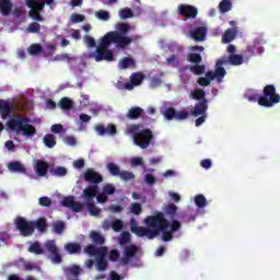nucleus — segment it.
Wrapping results in <instances>:
<instances>
[{
  "label": "nucleus",
  "mask_w": 280,
  "mask_h": 280,
  "mask_svg": "<svg viewBox=\"0 0 280 280\" xmlns=\"http://www.w3.org/2000/svg\"><path fill=\"white\" fill-rule=\"evenodd\" d=\"M83 253L85 255H90V257H96V270H98V272H104L105 270H107L108 260L106 259V256L108 255V247H96L93 244H89L84 247Z\"/></svg>",
  "instance_id": "nucleus-6"
},
{
  "label": "nucleus",
  "mask_w": 280,
  "mask_h": 280,
  "mask_svg": "<svg viewBox=\"0 0 280 280\" xmlns=\"http://www.w3.org/2000/svg\"><path fill=\"white\" fill-rule=\"evenodd\" d=\"M229 62L230 65L237 67L244 62V57L242 55H230Z\"/></svg>",
  "instance_id": "nucleus-42"
},
{
  "label": "nucleus",
  "mask_w": 280,
  "mask_h": 280,
  "mask_svg": "<svg viewBox=\"0 0 280 280\" xmlns=\"http://www.w3.org/2000/svg\"><path fill=\"white\" fill-rule=\"evenodd\" d=\"M83 40H84L85 45H88V47H90L91 49H93V47H95V45H96L95 38H93L91 36H84Z\"/></svg>",
  "instance_id": "nucleus-57"
},
{
  "label": "nucleus",
  "mask_w": 280,
  "mask_h": 280,
  "mask_svg": "<svg viewBox=\"0 0 280 280\" xmlns=\"http://www.w3.org/2000/svg\"><path fill=\"white\" fill-rule=\"evenodd\" d=\"M8 170L13 174H25L27 172L23 163H21L20 161L9 162Z\"/></svg>",
  "instance_id": "nucleus-18"
},
{
  "label": "nucleus",
  "mask_w": 280,
  "mask_h": 280,
  "mask_svg": "<svg viewBox=\"0 0 280 280\" xmlns=\"http://www.w3.org/2000/svg\"><path fill=\"white\" fill-rule=\"evenodd\" d=\"M80 272H82V268L78 265H72L65 270V275L68 279H71V277H73V279H78V277H80Z\"/></svg>",
  "instance_id": "nucleus-24"
},
{
  "label": "nucleus",
  "mask_w": 280,
  "mask_h": 280,
  "mask_svg": "<svg viewBox=\"0 0 280 280\" xmlns=\"http://www.w3.org/2000/svg\"><path fill=\"white\" fill-rule=\"evenodd\" d=\"M35 172L37 176H47V173L49 172V163L43 160H37L35 164Z\"/></svg>",
  "instance_id": "nucleus-19"
},
{
  "label": "nucleus",
  "mask_w": 280,
  "mask_h": 280,
  "mask_svg": "<svg viewBox=\"0 0 280 280\" xmlns=\"http://www.w3.org/2000/svg\"><path fill=\"white\" fill-rule=\"evenodd\" d=\"M177 12L186 19H196L198 16V9L191 4H179Z\"/></svg>",
  "instance_id": "nucleus-12"
},
{
  "label": "nucleus",
  "mask_w": 280,
  "mask_h": 280,
  "mask_svg": "<svg viewBox=\"0 0 280 280\" xmlns=\"http://www.w3.org/2000/svg\"><path fill=\"white\" fill-rule=\"evenodd\" d=\"M249 102H258L259 106L265 108H272L275 104H279L280 95L277 93V88L272 84H268L262 90V95L249 94L247 96Z\"/></svg>",
  "instance_id": "nucleus-5"
},
{
  "label": "nucleus",
  "mask_w": 280,
  "mask_h": 280,
  "mask_svg": "<svg viewBox=\"0 0 280 280\" xmlns=\"http://www.w3.org/2000/svg\"><path fill=\"white\" fill-rule=\"evenodd\" d=\"M144 78L143 73L135 72L131 74L130 80L135 86H139L143 82Z\"/></svg>",
  "instance_id": "nucleus-35"
},
{
  "label": "nucleus",
  "mask_w": 280,
  "mask_h": 280,
  "mask_svg": "<svg viewBox=\"0 0 280 280\" xmlns=\"http://www.w3.org/2000/svg\"><path fill=\"white\" fill-rule=\"evenodd\" d=\"M90 238L92 240L93 244H95V246H104V244H106V238L104 235H102V233L97 231H92L90 233Z\"/></svg>",
  "instance_id": "nucleus-23"
},
{
  "label": "nucleus",
  "mask_w": 280,
  "mask_h": 280,
  "mask_svg": "<svg viewBox=\"0 0 280 280\" xmlns=\"http://www.w3.org/2000/svg\"><path fill=\"white\" fill-rule=\"evenodd\" d=\"M65 143H67V145H75L78 140H75V137L73 136H68L65 138Z\"/></svg>",
  "instance_id": "nucleus-63"
},
{
  "label": "nucleus",
  "mask_w": 280,
  "mask_h": 280,
  "mask_svg": "<svg viewBox=\"0 0 280 280\" xmlns=\"http://www.w3.org/2000/svg\"><path fill=\"white\" fill-rule=\"evenodd\" d=\"M65 248L69 255H79V253H82V245L80 243H68L65 245Z\"/></svg>",
  "instance_id": "nucleus-26"
},
{
  "label": "nucleus",
  "mask_w": 280,
  "mask_h": 280,
  "mask_svg": "<svg viewBox=\"0 0 280 280\" xmlns=\"http://www.w3.org/2000/svg\"><path fill=\"white\" fill-rule=\"evenodd\" d=\"M235 36H237V28H228L222 36V43L229 45V43L235 40Z\"/></svg>",
  "instance_id": "nucleus-25"
},
{
  "label": "nucleus",
  "mask_w": 280,
  "mask_h": 280,
  "mask_svg": "<svg viewBox=\"0 0 280 280\" xmlns=\"http://www.w3.org/2000/svg\"><path fill=\"white\" fill-rule=\"evenodd\" d=\"M129 243H130V234L128 232H122L119 238L120 246H126V244H129Z\"/></svg>",
  "instance_id": "nucleus-52"
},
{
  "label": "nucleus",
  "mask_w": 280,
  "mask_h": 280,
  "mask_svg": "<svg viewBox=\"0 0 280 280\" xmlns=\"http://www.w3.org/2000/svg\"><path fill=\"white\" fill-rule=\"evenodd\" d=\"M103 194L107 196H113V194H115V186L113 184H106L103 187Z\"/></svg>",
  "instance_id": "nucleus-54"
},
{
  "label": "nucleus",
  "mask_w": 280,
  "mask_h": 280,
  "mask_svg": "<svg viewBox=\"0 0 280 280\" xmlns=\"http://www.w3.org/2000/svg\"><path fill=\"white\" fill-rule=\"evenodd\" d=\"M200 165L203 167V170H211V160L210 159H205L200 162Z\"/></svg>",
  "instance_id": "nucleus-64"
},
{
  "label": "nucleus",
  "mask_w": 280,
  "mask_h": 280,
  "mask_svg": "<svg viewBox=\"0 0 280 280\" xmlns=\"http://www.w3.org/2000/svg\"><path fill=\"white\" fill-rule=\"evenodd\" d=\"M164 213H166V215H170L171 218H175L176 213H178V207L175 203H168L164 208Z\"/></svg>",
  "instance_id": "nucleus-37"
},
{
  "label": "nucleus",
  "mask_w": 280,
  "mask_h": 280,
  "mask_svg": "<svg viewBox=\"0 0 280 280\" xmlns=\"http://www.w3.org/2000/svg\"><path fill=\"white\" fill-rule=\"evenodd\" d=\"M192 100H198V102H205L207 100V93H205V90L197 89L191 92Z\"/></svg>",
  "instance_id": "nucleus-34"
},
{
  "label": "nucleus",
  "mask_w": 280,
  "mask_h": 280,
  "mask_svg": "<svg viewBox=\"0 0 280 280\" xmlns=\"http://www.w3.org/2000/svg\"><path fill=\"white\" fill-rule=\"evenodd\" d=\"M219 10L221 14H226V12H231V10H233V2H231V0H222L219 3Z\"/></svg>",
  "instance_id": "nucleus-31"
},
{
  "label": "nucleus",
  "mask_w": 280,
  "mask_h": 280,
  "mask_svg": "<svg viewBox=\"0 0 280 280\" xmlns=\"http://www.w3.org/2000/svg\"><path fill=\"white\" fill-rule=\"evenodd\" d=\"M43 141L46 148H56V136L47 133L44 136Z\"/></svg>",
  "instance_id": "nucleus-32"
},
{
  "label": "nucleus",
  "mask_w": 280,
  "mask_h": 280,
  "mask_svg": "<svg viewBox=\"0 0 280 280\" xmlns=\"http://www.w3.org/2000/svg\"><path fill=\"white\" fill-rule=\"evenodd\" d=\"M65 229H66V225L63 221H57L52 223V231L54 233H57V235L62 234Z\"/></svg>",
  "instance_id": "nucleus-44"
},
{
  "label": "nucleus",
  "mask_w": 280,
  "mask_h": 280,
  "mask_svg": "<svg viewBox=\"0 0 280 280\" xmlns=\"http://www.w3.org/2000/svg\"><path fill=\"white\" fill-rule=\"evenodd\" d=\"M198 84L200 86H209L211 84V79H209L206 74V78L205 77H201L198 79Z\"/></svg>",
  "instance_id": "nucleus-58"
},
{
  "label": "nucleus",
  "mask_w": 280,
  "mask_h": 280,
  "mask_svg": "<svg viewBox=\"0 0 280 280\" xmlns=\"http://www.w3.org/2000/svg\"><path fill=\"white\" fill-rule=\"evenodd\" d=\"M59 107H61L62 110H71L73 108V101L69 97H62L59 102Z\"/></svg>",
  "instance_id": "nucleus-33"
},
{
  "label": "nucleus",
  "mask_w": 280,
  "mask_h": 280,
  "mask_svg": "<svg viewBox=\"0 0 280 280\" xmlns=\"http://www.w3.org/2000/svg\"><path fill=\"white\" fill-rule=\"evenodd\" d=\"M195 205L198 207V209H205L207 207V197L205 195H197L195 196Z\"/></svg>",
  "instance_id": "nucleus-39"
},
{
  "label": "nucleus",
  "mask_w": 280,
  "mask_h": 280,
  "mask_svg": "<svg viewBox=\"0 0 280 280\" xmlns=\"http://www.w3.org/2000/svg\"><path fill=\"white\" fill-rule=\"evenodd\" d=\"M141 115H143V108L141 107H131L126 117L127 119H131V120H135V119H139V117H141Z\"/></svg>",
  "instance_id": "nucleus-27"
},
{
  "label": "nucleus",
  "mask_w": 280,
  "mask_h": 280,
  "mask_svg": "<svg viewBox=\"0 0 280 280\" xmlns=\"http://www.w3.org/2000/svg\"><path fill=\"white\" fill-rule=\"evenodd\" d=\"M28 54L31 56H38V54H43V45H40V44H32L28 47Z\"/></svg>",
  "instance_id": "nucleus-43"
},
{
  "label": "nucleus",
  "mask_w": 280,
  "mask_h": 280,
  "mask_svg": "<svg viewBox=\"0 0 280 280\" xmlns=\"http://www.w3.org/2000/svg\"><path fill=\"white\" fill-rule=\"evenodd\" d=\"M33 229H37L39 233H45L47 231V219L45 218H39L36 221L32 222Z\"/></svg>",
  "instance_id": "nucleus-29"
},
{
  "label": "nucleus",
  "mask_w": 280,
  "mask_h": 280,
  "mask_svg": "<svg viewBox=\"0 0 280 280\" xmlns=\"http://www.w3.org/2000/svg\"><path fill=\"white\" fill-rule=\"evenodd\" d=\"M0 116L5 121L7 130L14 132V135H24V137H34L36 135V127L30 124V117L23 114H12V103L0 98Z\"/></svg>",
  "instance_id": "nucleus-2"
},
{
  "label": "nucleus",
  "mask_w": 280,
  "mask_h": 280,
  "mask_svg": "<svg viewBox=\"0 0 280 280\" xmlns=\"http://www.w3.org/2000/svg\"><path fill=\"white\" fill-rule=\"evenodd\" d=\"M164 119L166 121H185V119L189 118V112L180 110L177 112L174 107H168L162 113Z\"/></svg>",
  "instance_id": "nucleus-11"
},
{
  "label": "nucleus",
  "mask_w": 280,
  "mask_h": 280,
  "mask_svg": "<svg viewBox=\"0 0 280 280\" xmlns=\"http://www.w3.org/2000/svg\"><path fill=\"white\" fill-rule=\"evenodd\" d=\"M15 226L18 231H20L22 237H30V235H34V224L26 221L23 217H18L15 219Z\"/></svg>",
  "instance_id": "nucleus-10"
},
{
  "label": "nucleus",
  "mask_w": 280,
  "mask_h": 280,
  "mask_svg": "<svg viewBox=\"0 0 280 280\" xmlns=\"http://www.w3.org/2000/svg\"><path fill=\"white\" fill-rule=\"evenodd\" d=\"M137 253H139V247H137V245H135V244L127 245L124 248L125 257H122L120 259L121 265L128 266L130 264V259H132L135 257V255H137Z\"/></svg>",
  "instance_id": "nucleus-13"
},
{
  "label": "nucleus",
  "mask_w": 280,
  "mask_h": 280,
  "mask_svg": "<svg viewBox=\"0 0 280 280\" xmlns=\"http://www.w3.org/2000/svg\"><path fill=\"white\" fill-rule=\"evenodd\" d=\"M106 170L112 176H119V174H121V170L119 168V166L113 162L107 163Z\"/></svg>",
  "instance_id": "nucleus-36"
},
{
  "label": "nucleus",
  "mask_w": 280,
  "mask_h": 280,
  "mask_svg": "<svg viewBox=\"0 0 280 280\" xmlns=\"http://www.w3.org/2000/svg\"><path fill=\"white\" fill-rule=\"evenodd\" d=\"M130 213L133 215H139L140 213H143V207L139 202H133L130 205Z\"/></svg>",
  "instance_id": "nucleus-45"
},
{
  "label": "nucleus",
  "mask_w": 280,
  "mask_h": 280,
  "mask_svg": "<svg viewBox=\"0 0 280 280\" xmlns=\"http://www.w3.org/2000/svg\"><path fill=\"white\" fill-rule=\"evenodd\" d=\"M119 69H137V61L131 56L119 60Z\"/></svg>",
  "instance_id": "nucleus-22"
},
{
  "label": "nucleus",
  "mask_w": 280,
  "mask_h": 280,
  "mask_svg": "<svg viewBox=\"0 0 280 280\" xmlns=\"http://www.w3.org/2000/svg\"><path fill=\"white\" fill-rule=\"evenodd\" d=\"M187 60L192 65H200L202 62V55L197 52H190L187 57Z\"/></svg>",
  "instance_id": "nucleus-41"
},
{
  "label": "nucleus",
  "mask_w": 280,
  "mask_h": 280,
  "mask_svg": "<svg viewBox=\"0 0 280 280\" xmlns=\"http://www.w3.org/2000/svg\"><path fill=\"white\" fill-rule=\"evenodd\" d=\"M54 60H57V61H62L65 62V60L70 65V62H73V60H75L73 57H71V55L65 52V54H60V55H57Z\"/></svg>",
  "instance_id": "nucleus-47"
},
{
  "label": "nucleus",
  "mask_w": 280,
  "mask_h": 280,
  "mask_svg": "<svg viewBox=\"0 0 280 280\" xmlns=\"http://www.w3.org/2000/svg\"><path fill=\"white\" fill-rule=\"evenodd\" d=\"M119 257H120L119 250L112 249L109 252V261H119Z\"/></svg>",
  "instance_id": "nucleus-56"
},
{
  "label": "nucleus",
  "mask_w": 280,
  "mask_h": 280,
  "mask_svg": "<svg viewBox=\"0 0 280 280\" xmlns=\"http://www.w3.org/2000/svg\"><path fill=\"white\" fill-rule=\"evenodd\" d=\"M51 176H58V177H62V176H67V167L65 166H57L55 168H50L49 170Z\"/></svg>",
  "instance_id": "nucleus-38"
},
{
  "label": "nucleus",
  "mask_w": 280,
  "mask_h": 280,
  "mask_svg": "<svg viewBox=\"0 0 280 280\" xmlns=\"http://www.w3.org/2000/svg\"><path fill=\"white\" fill-rule=\"evenodd\" d=\"M84 15L83 14H78V13H74L71 15V21L72 23H82L84 21Z\"/></svg>",
  "instance_id": "nucleus-59"
},
{
  "label": "nucleus",
  "mask_w": 280,
  "mask_h": 280,
  "mask_svg": "<svg viewBox=\"0 0 280 280\" xmlns=\"http://www.w3.org/2000/svg\"><path fill=\"white\" fill-rule=\"evenodd\" d=\"M38 205H40V207H51V198L40 197L38 199Z\"/></svg>",
  "instance_id": "nucleus-55"
},
{
  "label": "nucleus",
  "mask_w": 280,
  "mask_h": 280,
  "mask_svg": "<svg viewBox=\"0 0 280 280\" xmlns=\"http://www.w3.org/2000/svg\"><path fill=\"white\" fill-rule=\"evenodd\" d=\"M86 205L91 215H100V210L95 207V203H93L92 201H88Z\"/></svg>",
  "instance_id": "nucleus-53"
},
{
  "label": "nucleus",
  "mask_w": 280,
  "mask_h": 280,
  "mask_svg": "<svg viewBox=\"0 0 280 280\" xmlns=\"http://www.w3.org/2000/svg\"><path fill=\"white\" fill-rule=\"evenodd\" d=\"M13 8L14 4L12 3V0H0V13L2 16H10Z\"/></svg>",
  "instance_id": "nucleus-20"
},
{
  "label": "nucleus",
  "mask_w": 280,
  "mask_h": 280,
  "mask_svg": "<svg viewBox=\"0 0 280 280\" xmlns=\"http://www.w3.org/2000/svg\"><path fill=\"white\" fill-rule=\"evenodd\" d=\"M27 250L28 253H33V255H45V248H43L38 241L32 243Z\"/></svg>",
  "instance_id": "nucleus-28"
},
{
  "label": "nucleus",
  "mask_w": 280,
  "mask_h": 280,
  "mask_svg": "<svg viewBox=\"0 0 280 280\" xmlns=\"http://www.w3.org/2000/svg\"><path fill=\"white\" fill-rule=\"evenodd\" d=\"M131 167L143 166V158H133L130 161Z\"/></svg>",
  "instance_id": "nucleus-60"
},
{
  "label": "nucleus",
  "mask_w": 280,
  "mask_h": 280,
  "mask_svg": "<svg viewBox=\"0 0 280 280\" xmlns=\"http://www.w3.org/2000/svg\"><path fill=\"white\" fill-rule=\"evenodd\" d=\"M120 180H133L135 175L130 171H120V174L118 175Z\"/></svg>",
  "instance_id": "nucleus-50"
},
{
  "label": "nucleus",
  "mask_w": 280,
  "mask_h": 280,
  "mask_svg": "<svg viewBox=\"0 0 280 280\" xmlns=\"http://www.w3.org/2000/svg\"><path fill=\"white\" fill-rule=\"evenodd\" d=\"M229 60L226 59H219L215 63L214 71H208L207 78L209 80H217V82H222L224 75H226V69H224V65H226Z\"/></svg>",
  "instance_id": "nucleus-9"
},
{
  "label": "nucleus",
  "mask_w": 280,
  "mask_h": 280,
  "mask_svg": "<svg viewBox=\"0 0 280 280\" xmlns=\"http://www.w3.org/2000/svg\"><path fill=\"white\" fill-rule=\"evenodd\" d=\"M148 228L139 226L137 220L132 218L130 220V231L137 237H147V240H154L162 233L163 242H172L174 240V233L180 231V222L173 220L170 222L165 219L163 212H158L155 215H149L144 219Z\"/></svg>",
  "instance_id": "nucleus-1"
},
{
  "label": "nucleus",
  "mask_w": 280,
  "mask_h": 280,
  "mask_svg": "<svg viewBox=\"0 0 280 280\" xmlns=\"http://www.w3.org/2000/svg\"><path fill=\"white\" fill-rule=\"evenodd\" d=\"M208 108H209L208 100L199 101L195 105L191 114L194 115V117H200L201 115H205V113H207Z\"/></svg>",
  "instance_id": "nucleus-17"
},
{
  "label": "nucleus",
  "mask_w": 280,
  "mask_h": 280,
  "mask_svg": "<svg viewBox=\"0 0 280 280\" xmlns=\"http://www.w3.org/2000/svg\"><path fill=\"white\" fill-rule=\"evenodd\" d=\"M127 135H130L133 139V143L141 148V150H148L154 139V133L148 128H144L141 124H133L127 126Z\"/></svg>",
  "instance_id": "nucleus-3"
},
{
  "label": "nucleus",
  "mask_w": 280,
  "mask_h": 280,
  "mask_svg": "<svg viewBox=\"0 0 280 280\" xmlns=\"http://www.w3.org/2000/svg\"><path fill=\"white\" fill-rule=\"evenodd\" d=\"M133 15L135 14L132 13V10H130L129 8H125L119 11V16L122 20L132 19Z\"/></svg>",
  "instance_id": "nucleus-49"
},
{
  "label": "nucleus",
  "mask_w": 280,
  "mask_h": 280,
  "mask_svg": "<svg viewBox=\"0 0 280 280\" xmlns=\"http://www.w3.org/2000/svg\"><path fill=\"white\" fill-rule=\"evenodd\" d=\"M98 191L100 186L92 185L83 190V196L84 198H86L88 202H93V199L95 198V196H97Z\"/></svg>",
  "instance_id": "nucleus-21"
},
{
  "label": "nucleus",
  "mask_w": 280,
  "mask_h": 280,
  "mask_svg": "<svg viewBox=\"0 0 280 280\" xmlns=\"http://www.w3.org/2000/svg\"><path fill=\"white\" fill-rule=\"evenodd\" d=\"M26 31L28 34H38L40 33V24L38 22L30 23Z\"/></svg>",
  "instance_id": "nucleus-46"
},
{
  "label": "nucleus",
  "mask_w": 280,
  "mask_h": 280,
  "mask_svg": "<svg viewBox=\"0 0 280 280\" xmlns=\"http://www.w3.org/2000/svg\"><path fill=\"white\" fill-rule=\"evenodd\" d=\"M62 207H67L68 209H72L74 213H80L84 206L80 203V201H75L73 196L65 197L61 201Z\"/></svg>",
  "instance_id": "nucleus-14"
},
{
  "label": "nucleus",
  "mask_w": 280,
  "mask_h": 280,
  "mask_svg": "<svg viewBox=\"0 0 280 280\" xmlns=\"http://www.w3.org/2000/svg\"><path fill=\"white\" fill-rule=\"evenodd\" d=\"M191 38L196 40V43H202L207 38V27L206 26H199L196 27L190 32Z\"/></svg>",
  "instance_id": "nucleus-16"
},
{
  "label": "nucleus",
  "mask_w": 280,
  "mask_h": 280,
  "mask_svg": "<svg viewBox=\"0 0 280 280\" xmlns=\"http://www.w3.org/2000/svg\"><path fill=\"white\" fill-rule=\"evenodd\" d=\"M84 180L92 185H100L104 180V177L97 171L88 168L84 173Z\"/></svg>",
  "instance_id": "nucleus-15"
},
{
  "label": "nucleus",
  "mask_w": 280,
  "mask_h": 280,
  "mask_svg": "<svg viewBox=\"0 0 280 280\" xmlns=\"http://www.w3.org/2000/svg\"><path fill=\"white\" fill-rule=\"evenodd\" d=\"M116 30L118 31L108 32L105 36L116 45L117 49H126L135 42V37L126 36L130 32V24L118 23Z\"/></svg>",
  "instance_id": "nucleus-4"
},
{
  "label": "nucleus",
  "mask_w": 280,
  "mask_h": 280,
  "mask_svg": "<svg viewBox=\"0 0 280 280\" xmlns=\"http://www.w3.org/2000/svg\"><path fill=\"white\" fill-rule=\"evenodd\" d=\"M51 132H54L55 135H60V132H62L63 127L61 124H55L50 127Z\"/></svg>",
  "instance_id": "nucleus-61"
},
{
  "label": "nucleus",
  "mask_w": 280,
  "mask_h": 280,
  "mask_svg": "<svg viewBox=\"0 0 280 280\" xmlns=\"http://www.w3.org/2000/svg\"><path fill=\"white\" fill-rule=\"evenodd\" d=\"M113 45V40H110L106 35L101 38L100 45L96 47L94 52V58L96 62H102V60H106L107 62H113L115 60V55L113 50L108 49Z\"/></svg>",
  "instance_id": "nucleus-7"
},
{
  "label": "nucleus",
  "mask_w": 280,
  "mask_h": 280,
  "mask_svg": "<svg viewBox=\"0 0 280 280\" xmlns=\"http://www.w3.org/2000/svg\"><path fill=\"white\" fill-rule=\"evenodd\" d=\"M45 248L47 253H49L48 259H50L52 264H62V255H60V248L56 245L55 240L46 241Z\"/></svg>",
  "instance_id": "nucleus-8"
},
{
  "label": "nucleus",
  "mask_w": 280,
  "mask_h": 280,
  "mask_svg": "<svg viewBox=\"0 0 280 280\" xmlns=\"http://www.w3.org/2000/svg\"><path fill=\"white\" fill-rule=\"evenodd\" d=\"M28 16L30 19L35 21V23H43V21H45V18H43V15L40 14V11H37L36 9H34V7H31Z\"/></svg>",
  "instance_id": "nucleus-30"
},
{
  "label": "nucleus",
  "mask_w": 280,
  "mask_h": 280,
  "mask_svg": "<svg viewBox=\"0 0 280 280\" xmlns=\"http://www.w3.org/2000/svg\"><path fill=\"white\" fill-rule=\"evenodd\" d=\"M112 229L115 231V233H121L124 229V221L119 219L112 221Z\"/></svg>",
  "instance_id": "nucleus-48"
},
{
  "label": "nucleus",
  "mask_w": 280,
  "mask_h": 280,
  "mask_svg": "<svg viewBox=\"0 0 280 280\" xmlns=\"http://www.w3.org/2000/svg\"><path fill=\"white\" fill-rule=\"evenodd\" d=\"M95 16L100 21H108L110 19V13H108V11L100 10L95 13Z\"/></svg>",
  "instance_id": "nucleus-51"
},
{
  "label": "nucleus",
  "mask_w": 280,
  "mask_h": 280,
  "mask_svg": "<svg viewBox=\"0 0 280 280\" xmlns=\"http://www.w3.org/2000/svg\"><path fill=\"white\" fill-rule=\"evenodd\" d=\"M205 65L195 63L190 66L189 71L194 73V75H202V73H205Z\"/></svg>",
  "instance_id": "nucleus-40"
},
{
  "label": "nucleus",
  "mask_w": 280,
  "mask_h": 280,
  "mask_svg": "<svg viewBox=\"0 0 280 280\" xmlns=\"http://www.w3.org/2000/svg\"><path fill=\"white\" fill-rule=\"evenodd\" d=\"M33 8L36 9L37 12H43L45 10V2L35 1Z\"/></svg>",
  "instance_id": "nucleus-62"
}]
</instances>
